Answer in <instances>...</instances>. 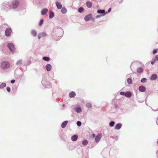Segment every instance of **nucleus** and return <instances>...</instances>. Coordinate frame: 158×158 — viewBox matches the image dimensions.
Segmentation results:
<instances>
[{"mask_svg": "<svg viewBox=\"0 0 158 158\" xmlns=\"http://www.w3.org/2000/svg\"><path fill=\"white\" fill-rule=\"evenodd\" d=\"M43 60L46 61H49L50 60V58L48 57L44 56L43 58Z\"/></svg>", "mask_w": 158, "mask_h": 158, "instance_id": "obj_33", "label": "nucleus"}, {"mask_svg": "<svg viewBox=\"0 0 158 158\" xmlns=\"http://www.w3.org/2000/svg\"><path fill=\"white\" fill-rule=\"evenodd\" d=\"M111 8H109L108 9V10L107 11L106 13L105 14H107L108 13H110L111 11Z\"/></svg>", "mask_w": 158, "mask_h": 158, "instance_id": "obj_44", "label": "nucleus"}, {"mask_svg": "<svg viewBox=\"0 0 158 158\" xmlns=\"http://www.w3.org/2000/svg\"><path fill=\"white\" fill-rule=\"evenodd\" d=\"M6 86V84L4 83H2L0 85V89H2Z\"/></svg>", "mask_w": 158, "mask_h": 158, "instance_id": "obj_32", "label": "nucleus"}, {"mask_svg": "<svg viewBox=\"0 0 158 158\" xmlns=\"http://www.w3.org/2000/svg\"><path fill=\"white\" fill-rule=\"evenodd\" d=\"M15 82V80H14V79H13V80H12L11 81V83H12V84H13Z\"/></svg>", "mask_w": 158, "mask_h": 158, "instance_id": "obj_49", "label": "nucleus"}, {"mask_svg": "<svg viewBox=\"0 0 158 158\" xmlns=\"http://www.w3.org/2000/svg\"><path fill=\"white\" fill-rule=\"evenodd\" d=\"M48 83L49 84V85H45V88H50V87H51V85L50 84V83L49 82Z\"/></svg>", "mask_w": 158, "mask_h": 158, "instance_id": "obj_42", "label": "nucleus"}, {"mask_svg": "<svg viewBox=\"0 0 158 158\" xmlns=\"http://www.w3.org/2000/svg\"><path fill=\"white\" fill-rule=\"evenodd\" d=\"M12 32V30L10 28H7L6 29L5 32V35L9 37L10 35L11 32Z\"/></svg>", "mask_w": 158, "mask_h": 158, "instance_id": "obj_6", "label": "nucleus"}, {"mask_svg": "<svg viewBox=\"0 0 158 158\" xmlns=\"http://www.w3.org/2000/svg\"><path fill=\"white\" fill-rule=\"evenodd\" d=\"M31 34L34 37H36L37 36V32L35 30H32L31 31Z\"/></svg>", "mask_w": 158, "mask_h": 158, "instance_id": "obj_26", "label": "nucleus"}, {"mask_svg": "<svg viewBox=\"0 0 158 158\" xmlns=\"http://www.w3.org/2000/svg\"><path fill=\"white\" fill-rule=\"evenodd\" d=\"M114 124H115V122L114 121H110L109 123V126L111 127H114Z\"/></svg>", "mask_w": 158, "mask_h": 158, "instance_id": "obj_31", "label": "nucleus"}, {"mask_svg": "<svg viewBox=\"0 0 158 158\" xmlns=\"http://www.w3.org/2000/svg\"><path fill=\"white\" fill-rule=\"evenodd\" d=\"M84 9L83 7H80L78 9V11L80 13H82L84 10Z\"/></svg>", "mask_w": 158, "mask_h": 158, "instance_id": "obj_36", "label": "nucleus"}, {"mask_svg": "<svg viewBox=\"0 0 158 158\" xmlns=\"http://www.w3.org/2000/svg\"><path fill=\"white\" fill-rule=\"evenodd\" d=\"M75 111L77 113H80L82 111L81 108L80 107H78L76 108H74Z\"/></svg>", "mask_w": 158, "mask_h": 158, "instance_id": "obj_23", "label": "nucleus"}, {"mask_svg": "<svg viewBox=\"0 0 158 158\" xmlns=\"http://www.w3.org/2000/svg\"><path fill=\"white\" fill-rule=\"evenodd\" d=\"M156 61L155 59H153L151 61V64L152 65H153L154 64V63Z\"/></svg>", "mask_w": 158, "mask_h": 158, "instance_id": "obj_40", "label": "nucleus"}, {"mask_svg": "<svg viewBox=\"0 0 158 158\" xmlns=\"http://www.w3.org/2000/svg\"><path fill=\"white\" fill-rule=\"evenodd\" d=\"M118 1L119 4H122L123 2V0H118Z\"/></svg>", "mask_w": 158, "mask_h": 158, "instance_id": "obj_48", "label": "nucleus"}, {"mask_svg": "<svg viewBox=\"0 0 158 158\" xmlns=\"http://www.w3.org/2000/svg\"><path fill=\"white\" fill-rule=\"evenodd\" d=\"M86 107L88 108H91L92 107V105L90 103H88L86 104Z\"/></svg>", "mask_w": 158, "mask_h": 158, "instance_id": "obj_37", "label": "nucleus"}, {"mask_svg": "<svg viewBox=\"0 0 158 158\" xmlns=\"http://www.w3.org/2000/svg\"><path fill=\"white\" fill-rule=\"evenodd\" d=\"M137 71L138 73H141L143 71V69L142 68L139 67L137 69Z\"/></svg>", "mask_w": 158, "mask_h": 158, "instance_id": "obj_25", "label": "nucleus"}, {"mask_svg": "<svg viewBox=\"0 0 158 158\" xmlns=\"http://www.w3.org/2000/svg\"><path fill=\"white\" fill-rule=\"evenodd\" d=\"M127 81L128 84L129 85H131L132 83V79L130 78H129L127 79Z\"/></svg>", "mask_w": 158, "mask_h": 158, "instance_id": "obj_29", "label": "nucleus"}, {"mask_svg": "<svg viewBox=\"0 0 158 158\" xmlns=\"http://www.w3.org/2000/svg\"><path fill=\"white\" fill-rule=\"evenodd\" d=\"M78 137V135H74L71 136V139L73 141H75L77 140Z\"/></svg>", "mask_w": 158, "mask_h": 158, "instance_id": "obj_17", "label": "nucleus"}, {"mask_svg": "<svg viewBox=\"0 0 158 158\" xmlns=\"http://www.w3.org/2000/svg\"><path fill=\"white\" fill-rule=\"evenodd\" d=\"M102 137V134L101 133L97 135L95 138V142L97 143L99 142Z\"/></svg>", "mask_w": 158, "mask_h": 158, "instance_id": "obj_7", "label": "nucleus"}, {"mask_svg": "<svg viewBox=\"0 0 158 158\" xmlns=\"http://www.w3.org/2000/svg\"><path fill=\"white\" fill-rule=\"evenodd\" d=\"M100 17H101V16L100 15H97L96 16V19L98 18H99Z\"/></svg>", "mask_w": 158, "mask_h": 158, "instance_id": "obj_52", "label": "nucleus"}, {"mask_svg": "<svg viewBox=\"0 0 158 158\" xmlns=\"http://www.w3.org/2000/svg\"><path fill=\"white\" fill-rule=\"evenodd\" d=\"M56 5L58 9H60L62 8V4L58 2H56Z\"/></svg>", "mask_w": 158, "mask_h": 158, "instance_id": "obj_19", "label": "nucleus"}, {"mask_svg": "<svg viewBox=\"0 0 158 158\" xmlns=\"http://www.w3.org/2000/svg\"><path fill=\"white\" fill-rule=\"evenodd\" d=\"M6 24L2 25L0 27V35H1L2 33H3L4 31L6 29V27L7 26Z\"/></svg>", "mask_w": 158, "mask_h": 158, "instance_id": "obj_9", "label": "nucleus"}, {"mask_svg": "<svg viewBox=\"0 0 158 158\" xmlns=\"http://www.w3.org/2000/svg\"><path fill=\"white\" fill-rule=\"evenodd\" d=\"M132 96V94L131 92L127 91L126 92L125 96L127 98H130Z\"/></svg>", "mask_w": 158, "mask_h": 158, "instance_id": "obj_24", "label": "nucleus"}, {"mask_svg": "<svg viewBox=\"0 0 158 158\" xmlns=\"http://www.w3.org/2000/svg\"><path fill=\"white\" fill-rule=\"evenodd\" d=\"M92 15L91 14H89L88 15H86L84 18V20L88 22L90 19L92 17Z\"/></svg>", "mask_w": 158, "mask_h": 158, "instance_id": "obj_10", "label": "nucleus"}, {"mask_svg": "<svg viewBox=\"0 0 158 158\" xmlns=\"http://www.w3.org/2000/svg\"><path fill=\"white\" fill-rule=\"evenodd\" d=\"M126 92H120V94L123 96H125V95Z\"/></svg>", "mask_w": 158, "mask_h": 158, "instance_id": "obj_41", "label": "nucleus"}, {"mask_svg": "<svg viewBox=\"0 0 158 158\" xmlns=\"http://www.w3.org/2000/svg\"><path fill=\"white\" fill-rule=\"evenodd\" d=\"M118 136H116L115 137V139L116 140H118Z\"/></svg>", "mask_w": 158, "mask_h": 158, "instance_id": "obj_50", "label": "nucleus"}, {"mask_svg": "<svg viewBox=\"0 0 158 158\" xmlns=\"http://www.w3.org/2000/svg\"><path fill=\"white\" fill-rule=\"evenodd\" d=\"M1 8L2 10L8 12L11 9L10 3L9 2H5L1 5Z\"/></svg>", "mask_w": 158, "mask_h": 158, "instance_id": "obj_2", "label": "nucleus"}, {"mask_svg": "<svg viewBox=\"0 0 158 158\" xmlns=\"http://www.w3.org/2000/svg\"><path fill=\"white\" fill-rule=\"evenodd\" d=\"M61 9V12L62 14H65L67 13V9L65 7H63Z\"/></svg>", "mask_w": 158, "mask_h": 158, "instance_id": "obj_22", "label": "nucleus"}, {"mask_svg": "<svg viewBox=\"0 0 158 158\" xmlns=\"http://www.w3.org/2000/svg\"><path fill=\"white\" fill-rule=\"evenodd\" d=\"M48 35L47 34L46 32H43L38 34V38L39 39H40L42 37H45Z\"/></svg>", "mask_w": 158, "mask_h": 158, "instance_id": "obj_8", "label": "nucleus"}, {"mask_svg": "<svg viewBox=\"0 0 158 158\" xmlns=\"http://www.w3.org/2000/svg\"><path fill=\"white\" fill-rule=\"evenodd\" d=\"M10 66L9 62L6 61L2 62L1 64V68L4 70L10 68Z\"/></svg>", "mask_w": 158, "mask_h": 158, "instance_id": "obj_4", "label": "nucleus"}, {"mask_svg": "<svg viewBox=\"0 0 158 158\" xmlns=\"http://www.w3.org/2000/svg\"><path fill=\"white\" fill-rule=\"evenodd\" d=\"M69 96L70 98H74L76 96V93L74 91H72L69 93Z\"/></svg>", "mask_w": 158, "mask_h": 158, "instance_id": "obj_18", "label": "nucleus"}, {"mask_svg": "<svg viewBox=\"0 0 158 158\" xmlns=\"http://www.w3.org/2000/svg\"><path fill=\"white\" fill-rule=\"evenodd\" d=\"M154 59L156 60V61L158 60V55H156Z\"/></svg>", "mask_w": 158, "mask_h": 158, "instance_id": "obj_46", "label": "nucleus"}, {"mask_svg": "<svg viewBox=\"0 0 158 158\" xmlns=\"http://www.w3.org/2000/svg\"><path fill=\"white\" fill-rule=\"evenodd\" d=\"M49 18L50 19H51L54 16V14L53 12L52 11L50 10L49 11Z\"/></svg>", "mask_w": 158, "mask_h": 158, "instance_id": "obj_16", "label": "nucleus"}, {"mask_svg": "<svg viewBox=\"0 0 158 158\" xmlns=\"http://www.w3.org/2000/svg\"><path fill=\"white\" fill-rule=\"evenodd\" d=\"M157 52V49H154L152 51V53L154 55L155 54H156Z\"/></svg>", "mask_w": 158, "mask_h": 158, "instance_id": "obj_39", "label": "nucleus"}, {"mask_svg": "<svg viewBox=\"0 0 158 158\" xmlns=\"http://www.w3.org/2000/svg\"><path fill=\"white\" fill-rule=\"evenodd\" d=\"M68 123L67 121H65L63 122L61 124V127L62 128H65L67 125Z\"/></svg>", "mask_w": 158, "mask_h": 158, "instance_id": "obj_21", "label": "nucleus"}, {"mask_svg": "<svg viewBox=\"0 0 158 158\" xmlns=\"http://www.w3.org/2000/svg\"><path fill=\"white\" fill-rule=\"evenodd\" d=\"M22 60L21 59H20L19 60H18L16 63V64L17 65H21L22 64Z\"/></svg>", "mask_w": 158, "mask_h": 158, "instance_id": "obj_30", "label": "nucleus"}, {"mask_svg": "<svg viewBox=\"0 0 158 158\" xmlns=\"http://www.w3.org/2000/svg\"><path fill=\"white\" fill-rule=\"evenodd\" d=\"M96 136V135L95 134H92V136L93 137H95Z\"/></svg>", "mask_w": 158, "mask_h": 158, "instance_id": "obj_53", "label": "nucleus"}, {"mask_svg": "<svg viewBox=\"0 0 158 158\" xmlns=\"http://www.w3.org/2000/svg\"><path fill=\"white\" fill-rule=\"evenodd\" d=\"M10 3L11 9L14 10L17 8L20 4L18 0H13Z\"/></svg>", "mask_w": 158, "mask_h": 158, "instance_id": "obj_3", "label": "nucleus"}, {"mask_svg": "<svg viewBox=\"0 0 158 158\" xmlns=\"http://www.w3.org/2000/svg\"><path fill=\"white\" fill-rule=\"evenodd\" d=\"M44 82H45V81H44V79L43 78L42 79V81H41V83L43 85H45Z\"/></svg>", "mask_w": 158, "mask_h": 158, "instance_id": "obj_47", "label": "nucleus"}, {"mask_svg": "<svg viewBox=\"0 0 158 158\" xmlns=\"http://www.w3.org/2000/svg\"><path fill=\"white\" fill-rule=\"evenodd\" d=\"M88 141L86 139H84L82 141V144L84 146H86L88 144Z\"/></svg>", "mask_w": 158, "mask_h": 158, "instance_id": "obj_27", "label": "nucleus"}, {"mask_svg": "<svg viewBox=\"0 0 158 158\" xmlns=\"http://www.w3.org/2000/svg\"><path fill=\"white\" fill-rule=\"evenodd\" d=\"M62 106L63 107H64V106H65V105L64 104H63L62 105Z\"/></svg>", "mask_w": 158, "mask_h": 158, "instance_id": "obj_54", "label": "nucleus"}, {"mask_svg": "<svg viewBox=\"0 0 158 158\" xmlns=\"http://www.w3.org/2000/svg\"><path fill=\"white\" fill-rule=\"evenodd\" d=\"M158 77V76L156 74H153L151 76L150 79L151 80H156Z\"/></svg>", "mask_w": 158, "mask_h": 158, "instance_id": "obj_20", "label": "nucleus"}, {"mask_svg": "<svg viewBox=\"0 0 158 158\" xmlns=\"http://www.w3.org/2000/svg\"><path fill=\"white\" fill-rule=\"evenodd\" d=\"M45 68L47 71H49L52 69V66L50 64H47L45 66Z\"/></svg>", "mask_w": 158, "mask_h": 158, "instance_id": "obj_15", "label": "nucleus"}, {"mask_svg": "<svg viewBox=\"0 0 158 158\" xmlns=\"http://www.w3.org/2000/svg\"><path fill=\"white\" fill-rule=\"evenodd\" d=\"M48 12V10L47 8L43 9L41 12V14L42 15H45Z\"/></svg>", "mask_w": 158, "mask_h": 158, "instance_id": "obj_13", "label": "nucleus"}, {"mask_svg": "<svg viewBox=\"0 0 158 158\" xmlns=\"http://www.w3.org/2000/svg\"><path fill=\"white\" fill-rule=\"evenodd\" d=\"M7 47L11 52L13 53L15 51V46L13 43H8L7 44Z\"/></svg>", "mask_w": 158, "mask_h": 158, "instance_id": "obj_5", "label": "nucleus"}, {"mask_svg": "<svg viewBox=\"0 0 158 158\" xmlns=\"http://www.w3.org/2000/svg\"><path fill=\"white\" fill-rule=\"evenodd\" d=\"M53 31V34L52 35V37L54 40L58 41L63 35V30L61 27H55Z\"/></svg>", "mask_w": 158, "mask_h": 158, "instance_id": "obj_1", "label": "nucleus"}, {"mask_svg": "<svg viewBox=\"0 0 158 158\" xmlns=\"http://www.w3.org/2000/svg\"><path fill=\"white\" fill-rule=\"evenodd\" d=\"M44 20L43 19H41L40 20L39 25L40 26H41L43 24Z\"/></svg>", "mask_w": 158, "mask_h": 158, "instance_id": "obj_34", "label": "nucleus"}, {"mask_svg": "<svg viewBox=\"0 0 158 158\" xmlns=\"http://www.w3.org/2000/svg\"><path fill=\"white\" fill-rule=\"evenodd\" d=\"M86 6L90 8L92 6V3L91 2H86Z\"/></svg>", "mask_w": 158, "mask_h": 158, "instance_id": "obj_28", "label": "nucleus"}, {"mask_svg": "<svg viewBox=\"0 0 158 158\" xmlns=\"http://www.w3.org/2000/svg\"><path fill=\"white\" fill-rule=\"evenodd\" d=\"M82 123L81 121H78L77 122V124L78 127H80L81 126Z\"/></svg>", "mask_w": 158, "mask_h": 158, "instance_id": "obj_38", "label": "nucleus"}, {"mask_svg": "<svg viewBox=\"0 0 158 158\" xmlns=\"http://www.w3.org/2000/svg\"><path fill=\"white\" fill-rule=\"evenodd\" d=\"M6 90L8 92H10V87H6Z\"/></svg>", "mask_w": 158, "mask_h": 158, "instance_id": "obj_43", "label": "nucleus"}, {"mask_svg": "<svg viewBox=\"0 0 158 158\" xmlns=\"http://www.w3.org/2000/svg\"><path fill=\"white\" fill-rule=\"evenodd\" d=\"M139 90L141 92H144L146 90L145 87L143 85L140 86L138 88Z\"/></svg>", "mask_w": 158, "mask_h": 158, "instance_id": "obj_11", "label": "nucleus"}, {"mask_svg": "<svg viewBox=\"0 0 158 158\" xmlns=\"http://www.w3.org/2000/svg\"><path fill=\"white\" fill-rule=\"evenodd\" d=\"M31 63V61L30 60L28 61L27 63V65H30Z\"/></svg>", "mask_w": 158, "mask_h": 158, "instance_id": "obj_45", "label": "nucleus"}, {"mask_svg": "<svg viewBox=\"0 0 158 158\" xmlns=\"http://www.w3.org/2000/svg\"><path fill=\"white\" fill-rule=\"evenodd\" d=\"M147 81V79L146 78H142L140 80L141 82L142 83H145Z\"/></svg>", "mask_w": 158, "mask_h": 158, "instance_id": "obj_35", "label": "nucleus"}, {"mask_svg": "<svg viewBox=\"0 0 158 158\" xmlns=\"http://www.w3.org/2000/svg\"><path fill=\"white\" fill-rule=\"evenodd\" d=\"M97 12L99 14H104L102 15V16H103L105 15V11L104 10H101L99 9L97 10Z\"/></svg>", "mask_w": 158, "mask_h": 158, "instance_id": "obj_14", "label": "nucleus"}, {"mask_svg": "<svg viewBox=\"0 0 158 158\" xmlns=\"http://www.w3.org/2000/svg\"><path fill=\"white\" fill-rule=\"evenodd\" d=\"M90 19H91L93 20V21L94 22V18L92 17H92Z\"/></svg>", "mask_w": 158, "mask_h": 158, "instance_id": "obj_51", "label": "nucleus"}, {"mask_svg": "<svg viewBox=\"0 0 158 158\" xmlns=\"http://www.w3.org/2000/svg\"><path fill=\"white\" fill-rule=\"evenodd\" d=\"M122 126V124L120 123H118L116 124L114 127V129L116 130H119Z\"/></svg>", "mask_w": 158, "mask_h": 158, "instance_id": "obj_12", "label": "nucleus"}]
</instances>
